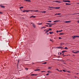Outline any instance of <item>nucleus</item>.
<instances>
[{
	"instance_id": "obj_1",
	"label": "nucleus",
	"mask_w": 79,
	"mask_h": 79,
	"mask_svg": "<svg viewBox=\"0 0 79 79\" xmlns=\"http://www.w3.org/2000/svg\"><path fill=\"white\" fill-rule=\"evenodd\" d=\"M49 8H53V9H60V7H52L51 6H49Z\"/></svg>"
},
{
	"instance_id": "obj_2",
	"label": "nucleus",
	"mask_w": 79,
	"mask_h": 79,
	"mask_svg": "<svg viewBox=\"0 0 79 79\" xmlns=\"http://www.w3.org/2000/svg\"><path fill=\"white\" fill-rule=\"evenodd\" d=\"M63 2H70V0H63Z\"/></svg>"
},
{
	"instance_id": "obj_3",
	"label": "nucleus",
	"mask_w": 79,
	"mask_h": 79,
	"mask_svg": "<svg viewBox=\"0 0 79 79\" xmlns=\"http://www.w3.org/2000/svg\"><path fill=\"white\" fill-rule=\"evenodd\" d=\"M0 6L2 8H4L5 7V6H2V5L1 4L0 5Z\"/></svg>"
},
{
	"instance_id": "obj_4",
	"label": "nucleus",
	"mask_w": 79,
	"mask_h": 79,
	"mask_svg": "<svg viewBox=\"0 0 79 79\" xmlns=\"http://www.w3.org/2000/svg\"><path fill=\"white\" fill-rule=\"evenodd\" d=\"M72 37L73 38H75L76 37H79V36H72Z\"/></svg>"
},
{
	"instance_id": "obj_5",
	"label": "nucleus",
	"mask_w": 79,
	"mask_h": 79,
	"mask_svg": "<svg viewBox=\"0 0 79 79\" xmlns=\"http://www.w3.org/2000/svg\"><path fill=\"white\" fill-rule=\"evenodd\" d=\"M70 21H66L65 22H64V23H70Z\"/></svg>"
},
{
	"instance_id": "obj_6",
	"label": "nucleus",
	"mask_w": 79,
	"mask_h": 79,
	"mask_svg": "<svg viewBox=\"0 0 79 79\" xmlns=\"http://www.w3.org/2000/svg\"><path fill=\"white\" fill-rule=\"evenodd\" d=\"M60 21V20H55L54 21V23H57Z\"/></svg>"
},
{
	"instance_id": "obj_7",
	"label": "nucleus",
	"mask_w": 79,
	"mask_h": 79,
	"mask_svg": "<svg viewBox=\"0 0 79 79\" xmlns=\"http://www.w3.org/2000/svg\"><path fill=\"white\" fill-rule=\"evenodd\" d=\"M24 1H25L28 2H31V1L30 0H24Z\"/></svg>"
},
{
	"instance_id": "obj_8",
	"label": "nucleus",
	"mask_w": 79,
	"mask_h": 79,
	"mask_svg": "<svg viewBox=\"0 0 79 79\" xmlns=\"http://www.w3.org/2000/svg\"><path fill=\"white\" fill-rule=\"evenodd\" d=\"M32 26L33 27L35 28V24H34V23H33L32 24Z\"/></svg>"
},
{
	"instance_id": "obj_9",
	"label": "nucleus",
	"mask_w": 79,
	"mask_h": 79,
	"mask_svg": "<svg viewBox=\"0 0 79 79\" xmlns=\"http://www.w3.org/2000/svg\"><path fill=\"white\" fill-rule=\"evenodd\" d=\"M32 17H34V18H35V16H33V15H32L30 17V18H31Z\"/></svg>"
},
{
	"instance_id": "obj_10",
	"label": "nucleus",
	"mask_w": 79,
	"mask_h": 79,
	"mask_svg": "<svg viewBox=\"0 0 79 79\" xmlns=\"http://www.w3.org/2000/svg\"><path fill=\"white\" fill-rule=\"evenodd\" d=\"M63 48H62L61 47H57V48H59V49H60V48H61L62 49Z\"/></svg>"
},
{
	"instance_id": "obj_11",
	"label": "nucleus",
	"mask_w": 79,
	"mask_h": 79,
	"mask_svg": "<svg viewBox=\"0 0 79 79\" xmlns=\"http://www.w3.org/2000/svg\"><path fill=\"white\" fill-rule=\"evenodd\" d=\"M49 33L51 34H53V32L52 31V32H51V31H50V32H49Z\"/></svg>"
},
{
	"instance_id": "obj_12",
	"label": "nucleus",
	"mask_w": 79,
	"mask_h": 79,
	"mask_svg": "<svg viewBox=\"0 0 79 79\" xmlns=\"http://www.w3.org/2000/svg\"><path fill=\"white\" fill-rule=\"evenodd\" d=\"M66 52H67L66 51H63L62 52V53H65Z\"/></svg>"
},
{
	"instance_id": "obj_13",
	"label": "nucleus",
	"mask_w": 79,
	"mask_h": 79,
	"mask_svg": "<svg viewBox=\"0 0 79 79\" xmlns=\"http://www.w3.org/2000/svg\"><path fill=\"white\" fill-rule=\"evenodd\" d=\"M66 5H71V4L66 3Z\"/></svg>"
},
{
	"instance_id": "obj_14",
	"label": "nucleus",
	"mask_w": 79,
	"mask_h": 79,
	"mask_svg": "<svg viewBox=\"0 0 79 79\" xmlns=\"http://www.w3.org/2000/svg\"><path fill=\"white\" fill-rule=\"evenodd\" d=\"M56 2H58V3H61V2L58 1H56Z\"/></svg>"
},
{
	"instance_id": "obj_15",
	"label": "nucleus",
	"mask_w": 79,
	"mask_h": 79,
	"mask_svg": "<svg viewBox=\"0 0 79 79\" xmlns=\"http://www.w3.org/2000/svg\"><path fill=\"white\" fill-rule=\"evenodd\" d=\"M64 34V33H60L59 35H63Z\"/></svg>"
},
{
	"instance_id": "obj_16",
	"label": "nucleus",
	"mask_w": 79,
	"mask_h": 79,
	"mask_svg": "<svg viewBox=\"0 0 79 79\" xmlns=\"http://www.w3.org/2000/svg\"><path fill=\"white\" fill-rule=\"evenodd\" d=\"M46 28V27H41V29H43V28Z\"/></svg>"
},
{
	"instance_id": "obj_17",
	"label": "nucleus",
	"mask_w": 79,
	"mask_h": 79,
	"mask_svg": "<svg viewBox=\"0 0 79 79\" xmlns=\"http://www.w3.org/2000/svg\"><path fill=\"white\" fill-rule=\"evenodd\" d=\"M39 70H40L39 69H37L35 70L34 71H39Z\"/></svg>"
},
{
	"instance_id": "obj_18",
	"label": "nucleus",
	"mask_w": 79,
	"mask_h": 79,
	"mask_svg": "<svg viewBox=\"0 0 79 79\" xmlns=\"http://www.w3.org/2000/svg\"><path fill=\"white\" fill-rule=\"evenodd\" d=\"M29 11H30V10H26V12H28Z\"/></svg>"
},
{
	"instance_id": "obj_19",
	"label": "nucleus",
	"mask_w": 79,
	"mask_h": 79,
	"mask_svg": "<svg viewBox=\"0 0 79 79\" xmlns=\"http://www.w3.org/2000/svg\"><path fill=\"white\" fill-rule=\"evenodd\" d=\"M23 8V6H22V7H20L19 8L20 9H21V8Z\"/></svg>"
},
{
	"instance_id": "obj_20",
	"label": "nucleus",
	"mask_w": 79,
	"mask_h": 79,
	"mask_svg": "<svg viewBox=\"0 0 79 79\" xmlns=\"http://www.w3.org/2000/svg\"><path fill=\"white\" fill-rule=\"evenodd\" d=\"M26 10H23V12H26Z\"/></svg>"
},
{
	"instance_id": "obj_21",
	"label": "nucleus",
	"mask_w": 79,
	"mask_h": 79,
	"mask_svg": "<svg viewBox=\"0 0 79 79\" xmlns=\"http://www.w3.org/2000/svg\"><path fill=\"white\" fill-rule=\"evenodd\" d=\"M46 12V11H43L42 12V13H45Z\"/></svg>"
},
{
	"instance_id": "obj_22",
	"label": "nucleus",
	"mask_w": 79,
	"mask_h": 79,
	"mask_svg": "<svg viewBox=\"0 0 79 79\" xmlns=\"http://www.w3.org/2000/svg\"><path fill=\"white\" fill-rule=\"evenodd\" d=\"M31 75H32V76H34V75L36 76V75L35 74H31Z\"/></svg>"
},
{
	"instance_id": "obj_23",
	"label": "nucleus",
	"mask_w": 79,
	"mask_h": 79,
	"mask_svg": "<svg viewBox=\"0 0 79 79\" xmlns=\"http://www.w3.org/2000/svg\"><path fill=\"white\" fill-rule=\"evenodd\" d=\"M62 30H59V32H62Z\"/></svg>"
},
{
	"instance_id": "obj_24",
	"label": "nucleus",
	"mask_w": 79,
	"mask_h": 79,
	"mask_svg": "<svg viewBox=\"0 0 79 79\" xmlns=\"http://www.w3.org/2000/svg\"><path fill=\"white\" fill-rule=\"evenodd\" d=\"M46 24H48V25H51V23H46Z\"/></svg>"
},
{
	"instance_id": "obj_25",
	"label": "nucleus",
	"mask_w": 79,
	"mask_h": 79,
	"mask_svg": "<svg viewBox=\"0 0 79 79\" xmlns=\"http://www.w3.org/2000/svg\"><path fill=\"white\" fill-rule=\"evenodd\" d=\"M60 44H61V45H62L64 44V43H61Z\"/></svg>"
},
{
	"instance_id": "obj_26",
	"label": "nucleus",
	"mask_w": 79,
	"mask_h": 79,
	"mask_svg": "<svg viewBox=\"0 0 79 79\" xmlns=\"http://www.w3.org/2000/svg\"><path fill=\"white\" fill-rule=\"evenodd\" d=\"M48 32V31H47V30H46V31H45V33H47Z\"/></svg>"
},
{
	"instance_id": "obj_27",
	"label": "nucleus",
	"mask_w": 79,
	"mask_h": 79,
	"mask_svg": "<svg viewBox=\"0 0 79 79\" xmlns=\"http://www.w3.org/2000/svg\"><path fill=\"white\" fill-rule=\"evenodd\" d=\"M42 24V23H38V24L39 25H41Z\"/></svg>"
},
{
	"instance_id": "obj_28",
	"label": "nucleus",
	"mask_w": 79,
	"mask_h": 79,
	"mask_svg": "<svg viewBox=\"0 0 79 79\" xmlns=\"http://www.w3.org/2000/svg\"><path fill=\"white\" fill-rule=\"evenodd\" d=\"M47 22L48 23H52V21H48Z\"/></svg>"
},
{
	"instance_id": "obj_29",
	"label": "nucleus",
	"mask_w": 79,
	"mask_h": 79,
	"mask_svg": "<svg viewBox=\"0 0 79 79\" xmlns=\"http://www.w3.org/2000/svg\"><path fill=\"white\" fill-rule=\"evenodd\" d=\"M47 63V62H44V63H43L42 64H46Z\"/></svg>"
},
{
	"instance_id": "obj_30",
	"label": "nucleus",
	"mask_w": 79,
	"mask_h": 79,
	"mask_svg": "<svg viewBox=\"0 0 79 79\" xmlns=\"http://www.w3.org/2000/svg\"><path fill=\"white\" fill-rule=\"evenodd\" d=\"M55 24V23H50V25H53Z\"/></svg>"
},
{
	"instance_id": "obj_31",
	"label": "nucleus",
	"mask_w": 79,
	"mask_h": 79,
	"mask_svg": "<svg viewBox=\"0 0 79 79\" xmlns=\"http://www.w3.org/2000/svg\"><path fill=\"white\" fill-rule=\"evenodd\" d=\"M38 10H35L34 11L35 12H37V11H38Z\"/></svg>"
},
{
	"instance_id": "obj_32",
	"label": "nucleus",
	"mask_w": 79,
	"mask_h": 79,
	"mask_svg": "<svg viewBox=\"0 0 79 79\" xmlns=\"http://www.w3.org/2000/svg\"><path fill=\"white\" fill-rule=\"evenodd\" d=\"M30 58L29 57H28L27 56L26 57V59H27L28 58Z\"/></svg>"
},
{
	"instance_id": "obj_33",
	"label": "nucleus",
	"mask_w": 79,
	"mask_h": 79,
	"mask_svg": "<svg viewBox=\"0 0 79 79\" xmlns=\"http://www.w3.org/2000/svg\"><path fill=\"white\" fill-rule=\"evenodd\" d=\"M65 49H68V48H67V47H66L64 48Z\"/></svg>"
},
{
	"instance_id": "obj_34",
	"label": "nucleus",
	"mask_w": 79,
	"mask_h": 79,
	"mask_svg": "<svg viewBox=\"0 0 79 79\" xmlns=\"http://www.w3.org/2000/svg\"><path fill=\"white\" fill-rule=\"evenodd\" d=\"M49 30H50V31H52V29H51V28H49Z\"/></svg>"
},
{
	"instance_id": "obj_35",
	"label": "nucleus",
	"mask_w": 79,
	"mask_h": 79,
	"mask_svg": "<svg viewBox=\"0 0 79 79\" xmlns=\"http://www.w3.org/2000/svg\"><path fill=\"white\" fill-rule=\"evenodd\" d=\"M78 52H79V51H78L76 52V53H78Z\"/></svg>"
},
{
	"instance_id": "obj_36",
	"label": "nucleus",
	"mask_w": 79,
	"mask_h": 79,
	"mask_svg": "<svg viewBox=\"0 0 79 79\" xmlns=\"http://www.w3.org/2000/svg\"><path fill=\"white\" fill-rule=\"evenodd\" d=\"M19 60H18V64L19 63Z\"/></svg>"
},
{
	"instance_id": "obj_37",
	"label": "nucleus",
	"mask_w": 79,
	"mask_h": 79,
	"mask_svg": "<svg viewBox=\"0 0 79 79\" xmlns=\"http://www.w3.org/2000/svg\"><path fill=\"white\" fill-rule=\"evenodd\" d=\"M61 15V13H58L57 15Z\"/></svg>"
},
{
	"instance_id": "obj_38",
	"label": "nucleus",
	"mask_w": 79,
	"mask_h": 79,
	"mask_svg": "<svg viewBox=\"0 0 79 79\" xmlns=\"http://www.w3.org/2000/svg\"><path fill=\"white\" fill-rule=\"evenodd\" d=\"M30 11H34V10H30Z\"/></svg>"
},
{
	"instance_id": "obj_39",
	"label": "nucleus",
	"mask_w": 79,
	"mask_h": 79,
	"mask_svg": "<svg viewBox=\"0 0 79 79\" xmlns=\"http://www.w3.org/2000/svg\"><path fill=\"white\" fill-rule=\"evenodd\" d=\"M52 68V67H48V69H50V68Z\"/></svg>"
},
{
	"instance_id": "obj_40",
	"label": "nucleus",
	"mask_w": 79,
	"mask_h": 79,
	"mask_svg": "<svg viewBox=\"0 0 79 79\" xmlns=\"http://www.w3.org/2000/svg\"><path fill=\"white\" fill-rule=\"evenodd\" d=\"M63 71L64 72H66V71L65 70H63Z\"/></svg>"
},
{
	"instance_id": "obj_41",
	"label": "nucleus",
	"mask_w": 79,
	"mask_h": 79,
	"mask_svg": "<svg viewBox=\"0 0 79 79\" xmlns=\"http://www.w3.org/2000/svg\"><path fill=\"white\" fill-rule=\"evenodd\" d=\"M25 69L26 70H28V69L27 68H25Z\"/></svg>"
},
{
	"instance_id": "obj_42",
	"label": "nucleus",
	"mask_w": 79,
	"mask_h": 79,
	"mask_svg": "<svg viewBox=\"0 0 79 79\" xmlns=\"http://www.w3.org/2000/svg\"><path fill=\"white\" fill-rule=\"evenodd\" d=\"M73 52V53H76V52Z\"/></svg>"
},
{
	"instance_id": "obj_43",
	"label": "nucleus",
	"mask_w": 79,
	"mask_h": 79,
	"mask_svg": "<svg viewBox=\"0 0 79 79\" xmlns=\"http://www.w3.org/2000/svg\"><path fill=\"white\" fill-rule=\"evenodd\" d=\"M59 39H61V37H59Z\"/></svg>"
},
{
	"instance_id": "obj_44",
	"label": "nucleus",
	"mask_w": 79,
	"mask_h": 79,
	"mask_svg": "<svg viewBox=\"0 0 79 79\" xmlns=\"http://www.w3.org/2000/svg\"><path fill=\"white\" fill-rule=\"evenodd\" d=\"M49 74V73H47V74H46V76H48V75Z\"/></svg>"
},
{
	"instance_id": "obj_45",
	"label": "nucleus",
	"mask_w": 79,
	"mask_h": 79,
	"mask_svg": "<svg viewBox=\"0 0 79 79\" xmlns=\"http://www.w3.org/2000/svg\"><path fill=\"white\" fill-rule=\"evenodd\" d=\"M49 27H51L52 26V25H49Z\"/></svg>"
},
{
	"instance_id": "obj_46",
	"label": "nucleus",
	"mask_w": 79,
	"mask_h": 79,
	"mask_svg": "<svg viewBox=\"0 0 79 79\" xmlns=\"http://www.w3.org/2000/svg\"><path fill=\"white\" fill-rule=\"evenodd\" d=\"M46 72L45 71H42L41 72Z\"/></svg>"
},
{
	"instance_id": "obj_47",
	"label": "nucleus",
	"mask_w": 79,
	"mask_h": 79,
	"mask_svg": "<svg viewBox=\"0 0 79 79\" xmlns=\"http://www.w3.org/2000/svg\"><path fill=\"white\" fill-rule=\"evenodd\" d=\"M0 14H3L2 12H0Z\"/></svg>"
},
{
	"instance_id": "obj_48",
	"label": "nucleus",
	"mask_w": 79,
	"mask_h": 79,
	"mask_svg": "<svg viewBox=\"0 0 79 79\" xmlns=\"http://www.w3.org/2000/svg\"><path fill=\"white\" fill-rule=\"evenodd\" d=\"M32 64H34V63L33 62H32V63H31Z\"/></svg>"
},
{
	"instance_id": "obj_49",
	"label": "nucleus",
	"mask_w": 79,
	"mask_h": 79,
	"mask_svg": "<svg viewBox=\"0 0 79 79\" xmlns=\"http://www.w3.org/2000/svg\"><path fill=\"white\" fill-rule=\"evenodd\" d=\"M59 32V31H58V30H57V31H56V32L58 33Z\"/></svg>"
},
{
	"instance_id": "obj_50",
	"label": "nucleus",
	"mask_w": 79,
	"mask_h": 79,
	"mask_svg": "<svg viewBox=\"0 0 79 79\" xmlns=\"http://www.w3.org/2000/svg\"><path fill=\"white\" fill-rule=\"evenodd\" d=\"M50 9V10H52V9H51V8H50V9Z\"/></svg>"
},
{
	"instance_id": "obj_51",
	"label": "nucleus",
	"mask_w": 79,
	"mask_h": 79,
	"mask_svg": "<svg viewBox=\"0 0 79 79\" xmlns=\"http://www.w3.org/2000/svg\"><path fill=\"white\" fill-rule=\"evenodd\" d=\"M50 41H52V40H50Z\"/></svg>"
},
{
	"instance_id": "obj_52",
	"label": "nucleus",
	"mask_w": 79,
	"mask_h": 79,
	"mask_svg": "<svg viewBox=\"0 0 79 79\" xmlns=\"http://www.w3.org/2000/svg\"><path fill=\"white\" fill-rule=\"evenodd\" d=\"M60 72H62V70H60Z\"/></svg>"
},
{
	"instance_id": "obj_53",
	"label": "nucleus",
	"mask_w": 79,
	"mask_h": 79,
	"mask_svg": "<svg viewBox=\"0 0 79 79\" xmlns=\"http://www.w3.org/2000/svg\"><path fill=\"white\" fill-rule=\"evenodd\" d=\"M47 31H48V32L49 31V30H47Z\"/></svg>"
},
{
	"instance_id": "obj_54",
	"label": "nucleus",
	"mask_w": 79,
	"mask_h": 79,
	"mask_svg": "<svg viewBox=\"0 0 79 79\" xmlns=\"http://www.w3.org/2000/svg\"><path fill=\"white\" fill-rule=\"evenodd\" d=\"M68 72L69 73H70V72H69V71H68Z\"/></svg>"
},
{
	"instance_id": "obj_55",
	"label": "nucleus",
	"mask_w": 79,
	"mask_h": 79,
	"mask_svg": "<svg viewBox=\"0 0 79 79\" xmlns=\"http://www.w3.org/2000/svg\"><path fill=\"white\" fill-rule=\"evenodd\" d=\"M77 22H78V23H79V20H78V21H77Z\"/></svg>"
},
{
	"instance_id": "obj_56",
	"label": "nucleus",
	"mask_w": 79,
	"mask_h": 79,
	"mask_svg": "<svg viewBox=\"0 0 79 79\" xmlns=\"http://www.w3.org/2000/svg\"><path fill=\"white\" fill-rule=\"evenodd\" d=\"M45 26L46 27H48V25H45Z\"/></svg>"
},
{
	"instance_id": "obj_57",
	"label": "nucleus",
	"mask_w": 79,
	"mask_h": 79,
	"mask_svg": "<svg viewBox=\"0 0 79 79\" xmlns=\"http://www.w3.org/2000/svg\"><path fill=\"white\" fill-rule=\"evenodd\" d=\"M48 73H50V71H48Z\"/></svg>"
},
{
	"instance_id": "obj_58",
	"label": "nucleus",
	"mask_w": 79,
	"mask_h": 79,
	"mask_svg": "<svg viewBox=\"0 0 79 79\" xmlns=\"http://www.w3.org/2000/svg\"><path fill=\"white\" fill-rule=\"evenodd\" d=\"M46 30V29H45V30H44V31H45Z\"/></svg>"
},
{
	"instance_id": "obj_59",
	"label": "nucleus",
	"mask_w": 79,
	"mask_h": 79,
	"mask_svg": "<svg viewBox=\"0 0 79 79\" xmlns=\"http://www.w3.org/2000/svg\"><path fill=\"white\" fill-rule=\"evenodd\" d=\"M49 34V33H47V35H48Z\"/></svg>"
},
{
	"instance_id": "obj_60",
	"label": "nucleus",
	"mask_w": 79,
	"mask_h": 79,
	"mask_svg": "<svg viewBox=\"0 0 79 79\" xmlns=\"http://www.w3.org/2000/svg\"><path fill=\"white\" fill-rule=\"evenodd\" d=\"M56 70H57L58 71L59 70L58 69H56Z\"/></svg>"
},
{
	"instance_id": "obj_61",
	"label": "nucleus",
	"mask_w": 79,
	"mask_h": 79,
	"mask_svg": "<svg viewBox=\"0 0 79 79\" xmlns=\"http://www.w3.org/2000/svg\"><path fill=\"white\" fill-rule=\"evenodd\" d=\"M31 23V24H33V23Z\"/></svg>"
},
{
	"instance_id": "obj_62",
	"label": "nucleus",
	"mask_w": 79,
	"mask_h": 79,
	"mask_svg": "<svg viewBox=\"0 0 79 79\" xmlns=\"http://www.w3.org/2000/svg\"><path fill=\"white\" fill-rule=\"evenodd\" d=\"M27 61H29V60H27Z\"/></svg>"
},
{
	"instance_id": "obj_63",
	"label": "nucleus",
	"mask_w": 79,
	"mask_h": 79,
	"mask_svg": "<svg viewBox=\"0 0 79 79\" xmlns=\"http://www.w3.org/2000/svg\"><path fill=\"white\" fill-rule=\"evenodd\" d=\"M61 53H60V55H61Z\"/></svg>"
},
{
	"instance_id": "obj_64",
	"label": "nucleus",
	"mask_w": 79,
	"mask_h": 79,
	"mask_svg": "<svg viewBox=\"0 0 79 79\" xmlns=\"http://www.w3.org/2000/svg\"><path fill=\"white\" fill-rule=\"evenodd\" d=\"M19 79V78H18V79Z\"/></svg>"
}]
</instances>
